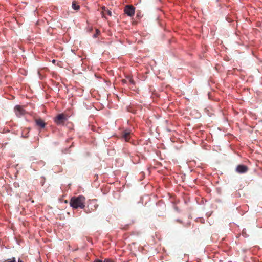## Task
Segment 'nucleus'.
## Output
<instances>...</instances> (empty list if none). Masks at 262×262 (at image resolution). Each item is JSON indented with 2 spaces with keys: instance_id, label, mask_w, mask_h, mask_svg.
I'll use <instances>...</instances> for the list:
<instances>
[{
  "instance_id": "f257e3e1",
  "label": "nucleus",
  "mask_w": 262,
  "mask_h": 262,
  "mask_svg": "<svg viewBox=\"0 0 262 262\" xmlns=\"http://www.w3.org/2000/svg\"><path fill=\"white\" fill-rule=\"evenodd\" d=\"M85 198L84 196H73L70 201V206L75 209H83L85 207Z\"/></svg>"
},
{
  "instance_id": "f03ea898",
  "label": "nucleus",
  "mask_w": 262,
  "mask_h": 262,
  "mask_svg": "<svg viewBox=\"0 0 262 262\" xmlns=\"http://www.w3.org/2000/svg\"><path fill=\"white\" fill-rule=\"evenodd\" d=\"M67 120L65 115L63 114H60L55 118L54 121L57 124H62Z\"/></svg>"
},
{
  "instance_id": "7ed1b4c3",
  "label": "nucleus",
  "mask_w": 262,
  "mask_h": 262,
  "mask_svg": "<svg viewBox=\"0 0 262 262\" xmlns=\"http://www.w3.org/2000/svg\"><path fill=\"white\" fill-rule=\"evenodd\" d=\"M125 13L129 16H132L135 14V8L132 6L127 5L124 9Z\"/></svg>"
},
{
  "instance_id": "20e7f679",
  "label": "nucleus",
  "mask_w": 262,
  "mask_h": 262,
  "mask_svg": "<svg viewBox=\"0 0 262 262\" xmlns=\"http://www.w3.org/2000/svg\"><path fill=\"white\" fill-rule=\"evenodd\" d=\"M14 111L15 114L17 117H21L22 115L25 114V111L24 110L20 105H16L14 108Z\"/></svg>"
},
{
  "instance_id": "39448f33",
  "label": "nucleus",
  "mask_w": 262,
  "mask_h": 262,
  "mask_svg": "<svg viewBox=\"0 0 262 262\" xmlns=\"http://www.w3.org/2000/svg\"><path fill=\"white\" fill-rule=\"evenodd\" d=\"M248 171V167L244 165H238L236 168V171L238 173H244Z\"/></svg>"
},
{
  "instance_id": "423d86ee",
  "label": "nucleus",
  "mask_w": 262,
  "mask_h": 262,
  "mask_svg": "<svg viewBox=\"0 0 262 262\" xmlns=\"http://www.w3.org/2000/svg\"><path fill=\"white\" fill-rule=\"evenodd\" d=\"M130 132L128 130H125L122 133V137L126 141H129Z\"/></svg>"
},
{
  "instance_id": "0eeeda50",
  "label": "nucleus",
  "mask_w": 262,
  "mask_h": 262,
  "mask_svg": "<svg viewBox=\"0 0 262 262\" xmlns=\"http://www.w3.org/2000/svg\"><path fill=\"white\" fill-rule=\"evenodd\" d=\"M102 9L103 11L101 12V14L103 17L106 18L105 14H107L109 16L112 15L111 11L105 7H103Z\"/></svg>"
},
{
  "instance_id": "6e6552de",
  "label": "nucleus",
  "mask_w": 262,
  "mask_h": 262,
  "mask_svg": "<svg viewBox=\"0 0 262 262\" xmlns=\"http://www.w3.org/2000/svg\"><path fill=\"white\" fill-rule=\"evenodd\" d=\"M35 122L36 125L40 126L41 128H44L45 126V123L41 119H36Z\"/></svg>"
},
{
  "instance_id": "1a4fd4ad",
  "label": "nucleus",
  "mask_w": 262,
  "mask_h": 262,
  "mask_svg": "<svg viewBox=\"0 0 262 262\" xmlns=\"http://www.w3.org/2000/svg\"><path fill=\"white\" fill-rule=\"evenodd\" d=\"M72 8L73 9L75 10H77L79 9V6L78 5H76L75 3H72Z\"/></svg>"
},
{
  "instance_id": "9d476101",
  "label": "nucleus",
  "mask_w": 262,
  "mask_h": 262,
  "mask_svg": "<svg viewBox=\"0 0 262 262\" xmlns=\"http://www.w3.org/2000/svg\"><path fill=\"white\" fill-rule=\"evenodd\" d=\"M5 262H16V261L15 258L14 257H13L11 259H8Z\"/></svg>"
},
{
  "instance_id": "9b49d317",
  "label": "nucleus",
  "mask_w": 262,
  "mask_h": 262,
  "mask_svg": "<svg viewBox=\"0 0 262 262\" xmlns=\"http://www.w3.org/2000/svg\"><path fill=\"white\" fill-rule=\"evenodd\" d=\"M129 83H130L132 84H135V82H134L133 79L132 78H129Z\"/></svg>"
},
{
  "instance_id": "f8f14e48",
  "label": "nucleus",
  "mask_w": 262,
  "mask_h": 262,
  "mask_svg": "<svg viewBox=\"0 0 262 262\" xmlns=\"http://www.w3.org/2000/svg\"><path fill=\"white\" fill-rule=\"evenodd\" d=\"M94 262H102L101 260H96Z\"/></svg>"
},
{
  "instance_id": "ddd939ff",
  "label": "nucleus",
  "mask_w": 262,
  "mask_h": 262,
  "mask_svg": "<svg viewBox=\"0 0 262 262\" xmlns=\"http://www.w3.org/2000/svg\"><path fill=\"white\" fill-rule=\"evenodd\" d=\"M55 62H56V60H54H54H52V62H53V63H55Z\"/></svg>"
},
{
  "instance_id": "4468645a",
  "label": "nucleus",
  "mask_w": 262,
  "mask_h": 262,
  "mask_svg": "<svg viewBox=\"0 0 262 262\" xmlns=\"http://www.w3.org/2000/svg\"><path fill=\"white\" fill-rule=\"evenodd\" d=\"M122 81H123V82L125 83V82H126V80H123Z\"/></svg>"
},
{
  "instance_id": "2eb2a0df",
  "label": "nucleus",
  "mask_w": 262,
  "mask_h": 262,
  "mask_svg": "<svg viewBox=\"0 0 262 262\" xmlns=\"http://www.w3.org/2000/svg\"><path fill=\"white\" fill-rule=\"evenodd\" d=\"M94 37H97V34H95L94 35Z\"/></svg>"
},
{
  "instance_id": "dca6fc26",
  "label": "nucleus",
  "mask_w": 262,
  "mask_h": 262,
  "mask_svg": "<svg viewBox=\"0 0 262 262\" xmlns=\"http://www.w3.org/2000/svg\"><path fill=\"white\" fill-rule=\"evenodd\" d=\"M18 262H23L20 259H18Z\"/></svg>"
},
{
  "instance_id": "f3484780",
  "label": "nucleus",
  "mask_w": 262,
  "mask_h": 262,
  "mask_svg": "<svg viewBox=\"0 0 262 262\" xmlns=\"http://www.w3.org/2000/svg\"><path fill=\"white\" fill-rule=\"evenodd\" d=\"M97 34L99 33V31L97 30Z\"/></svg>"
}]
</instances>
